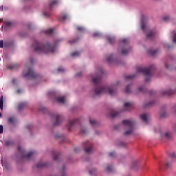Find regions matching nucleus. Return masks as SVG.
Segmentation results:
<instances>
[{"label": "nucleus", "mask_w": 176, "mask_h": 176, "mask_svg": "<svg viewBox=\"0 0 176 176\" xmlns=\"http://www.w3.org/2000/svg\"><path fill=\"white\" fill-rule=\"evenodd\" d=\"M104 74V72L102 67L100 68L99 75L93 79V83L94 85V93L96 96H100L104 93H109L110 96H113L116 94L117 90L116 86L119 85V82L110 88H107L102 84V75Z\"/></svg>", "instance_id": "nucleus-1"}, {"label": "nucleus", "mask_w": 176, "mask_h": 176, "mask_svg": "<svg viewBox=\"0 0 176 176\" xmlns=\"http://www.w3.org/2000/svg\"><path fill=\"white\" fill-rule=\"evenodd\" d=\"M32 47L34 51L38 53H44L47 54L49 53H53L55 52L56 46L52 45L50 43H47L46 45H43L42 43L35 41L32 45Z\"/></svg>", "instance_id": "nucleus-2"}, {"label": "nucleus", "mask_w": 176, "mask_h": 176, "mask_svg": "<svg viewBox=\"0 0 176 176\" xmlns=\"http://www.w3.org/2000/svg\"><path fill=\"white\" fill-rule=\"evenodd\" d=\"M155 65H151L148 68L139 67L138 69H136V72L143 74L145 76H146L145 78V81L149 82L151 80V76H152V71H155Z\"/></svg>", "instance_id": "nucleus-3"}, {"label": "nucleus", "mask_w": 176, "mask_h": 176, "mask_svg": "<svg viewBox=\"0 0 176 176\" xmlns=\"http://www.w3.org/2000/svg\"><path fill=\"white\" fill-rule=\"evenodd\" d=\"M22 75L27 79H35L38 77V75L34 72L33 68L28 65H25V69L23 70Z\"/></svg>", "instance_id": "nucleus-4"}, {"label": "nucleus", "mask_w": 176, "mask_h": 176, "mask_svg": "<svg viewBox=\"0 0 176 176\" xmlns=\"http://www.w3.org/2000/svg\"><path fill=\"white\" fill-rule=\"evenodd\" d=\"M122 123L126 126V128L129 129V131H126L124 134L126 135L132 134L135 130V122L131 120H124Z\"/></svg>", "instance_id": "nucleus-5"}, {"label": "nucleus", "mask_w": 176, "mask_h": 176, "mask_svg": "<svg viewBox=\"0 0 176 176\" xmlns=\"http://www.w3.org/2000/svg\"><path fill=\"white\" fill-rule=\"evenodd\" d=\"M18 151H19V152H21L22 158L30 159L32 156H34L35 155V152H34V151L29 152L26 155L25 151L23 150L22 148V147L20 146H18Z\"/></svg>", "instance_id": "nucleus-6"}, {"label": "nucleus", "mask_w": 176, "mask_h": 176, "mask_svg": "<svg viewBox=\"0 0 176 176\" xmlns=\"http://www.w3.org/2000/svg\"><path fill=\"white\" fill-rule=\"evenodd\" d=\"M84 146L85 151L87 153H90L92 152L93 150V145L89 142L87 141L82 144Z\"/></svg>", "instance_id": "nucleus-7"}, {"label": "nucleus", "mask_w": 176, "mask_h": 176, "mask_svg": "<svg viewBox=\"0 0 176 176\" xmlns=\"http://www.w3.org/2000/svg\"><path fill=\"white\" fill-rule=\"evenodd\" d=\"M77 124L80 125V122L78 119H75L74 120H70L69 124H67L68 130L69 131H72V128L74 127Z\"/></svg>", "instance_id": "nucleus-8"}, {"label": "nucleus", "mask_w": 176, "mask_h": 176, "mask_svg": "<svg viewBox=\"0 0 176 176\" xmlns=\"http://www.w3.org/2000/svg\"><path fill=\"white\" fill-rule=\"evenodd\" d=\"M134 108V104L133 102H125L124 105V111H130Z\"/></svg>", "instance_id": "nucleus-9"}, {"label": "nucleus", "mask_w": 176, "mask_h": 176, "mask_svg": "<svg viewBox=\"0 0 176 176\" xmlns=\"http://www.w3.org/2000/svg\"><path fill=\"white\" fill-rule=\"evenodd\" d=\"M63 117L62 115H56V121L54 122V126H58L63 122Z\"/></svg>", "instance_id": "nucleus-10"}, {"label": "nucleus", "mask_w": 176, "mask_h": 176, "mask_svg": "<svg viewBox=\"0 0 176 176\" xmlns=\"http://www.w3.org/2000/svg\"><path fill=\"white\" fill-rule=\"evenodd\" d=\"M176 93V88L175 91H171V90H166V91H162V95L163 96H169L170 95H173V94Z\"/></svg>", "instance_id": "nucleus-11"}, {"label": "nucleus", "mask_w": 176, "mask_h": 176, "mask_svg": "<svg viewBox=\"0 0 176 176\" xmlns=\"http://www.w3.org/2000/svg\"><path fill=\"white\" fill-rule=\"evenodd\" d=\"M147 21V17L144 15L142 16V30L145 31L146 23Z\"/></svg>", "instance_id": "nucleus-12"}, {"label": "nucleus", "mask_w": 176, "mask_h": 176, "mask_svg": "<svg viewBox=\"0 0 176 176\" xmlns=\"http://www.w3.org/2000/svg\"><path fill=\"white\" fill-rule=\"evenodd\" d=\"M28 107V103L27 102H22L19 103V105L18 106V111H21L25 108Z\"/></svg>", "instance_id": "nucleus-13"}, {"label": "nucleus", "mask_w": 176, "mask_h": 176, "mask_svg": "<svg viewBox=\"0 0 176 176\" xmlns=\"http://www.w3.org/2000/svg\"><path fill=\"white\" fill-rule=\"evenodd\" d=\"M149 115L146 113H143L140 115V119L145 123H148V118Z\"/></svg>", "instance_id": "nucleus-14"}, {"label": "nucleus", "mask_w": 176, "mask_h": 176, "mask_svg": "<svg viewBox=\"0 0 176 176\" xmlns=\"http://www.w3.org/2000/svg\"><path fill=\"white\" fill-rule=\"evenodd\" d=\"M37 168H47V163L46 162H38L36 164Z\"/></svg>", "instance_id": "nucleus-15"}, {"label": "nucleus", "mask_w": 176, "mask_h": 176, "mask_svg": "<svg viewBox=\"0 0 176 176\" xmlns=\"http://www.w3.org/2000/svg\"><path fill=\"white\" fill-rule=\"evenodd\" d=\"M56 101L59 104H65V96L58 97L56 98Z\"/></svg>", "instance_id": "nucleus-16"}, {"label": "nucleus", "mask_w": 176, "mask_h": 176, "mask_svg": "<svg viewBox=\"0 0 176 176\" xmlns=\"http://www.w3.org/2000/svg\"><path fill=\"white\" fill-rule=\"evenodd\" d=\"M148 54L151 56H155L158 54V50H148Z\"/></svg>", "instance_id": "nucleus-17"}, {"label": "nucleus", "mask_w": 176, "mask_h": 176, "mask_svg": "<svg viewBox=\"0 0 176 176\" xmlns=\"http://www.w3.org/2000/svg\"><path fill=\"white\" fill-rule=\"evenodd\" d=\"M131 48L125 50V49H124V47H122V54L123 55H126V54H128L131 52Z\"/></svg>", "instance_id": "nucleus-18"}, {"label": "nucleus", "mask_w": 176, "mask_h": 176, "mask_svg": "<svg viewBox=\"0 0 176 176\" xmlns=\"http://www.w3.org/2000/svg\"><path fill=\"white\" fill-rule=\"evenodd\" d=\"M19 68V65L18 64H13L11 65L8 66V69L13 70V69H17Z\"/></svg>", "instance_id": "nucleus-19"}, {"label": "nucleus", "mask_w": 176, "mask_h": 176, "mask_svg": "<svg viewBox=\"0 0 176 176\" xmlns=\"http://www.w3.org/2000/svg\"><path fill=\"white\" fill-rule=\"evenodd\" d=\"M110 116L111 118H116L119 116V112L115 111H111L110 113Z\"/></svg>", "instance_id": "nucleus-20"}, {"label": "nucleus", "mask_w": 176, "mask_h": 176, "mask_svg": "<svg viewBox=\"0 0 176 176\" xmlns=\"http://www.w3.org/2000/svg\"><path fill=\"white\" fill-rule=\"evenodd\" d=\"M52 155H53L54 160H56V162H58L59 154H56V151H52Z\"/></svg>", "instance_id": "nucleus-21"}, {"label": "nucleus", "mask_w": 176, "mask_h": 176, "mask_svg": "<svg viewBox=\"0 0 176 176\" xmlns=\"http://www.w3.org/2000/svg\"><path fill=\"white\" fill-rule=\"evenodd\" d=\"M107 41L109 42L110 44L113 45L115 42V38L114 37L108 36Z\"/></svg>", "instance_id": "nucleus-22"}, {"label": "nucleus", "mask_w": 176, "mask_h": 176, "mask_svg": "<svg viewBox=\"0 0 176 176\" xmlns=\"http://www.w3.org/2000/svg\"><path fill=\"white\" fill-rule=\"evenodd\" d=\"M80 133H81V134H86L87 133V129L85 126H81V128L80 129Z\"/></svg>", "instance_id": "nucleus-23"}, {"label": "nucleus", "mask_w": 176, "mask_h": 176, "mask_svg": "<svg viewBox=\"0 0 176 176\" xmlns=\"http://www.w3.org/2000/svg\"><path fill=\"white\" fill-rule=\"evenodd\" d=\"M138 160L133 161V162H132L131 167H132L133 169H135L136 167L138 166Z\"/></svg>", "instance_id": "nucleus-24"}, {"label": "nucleus", "mask_w": 176, "mask_h": 176, "mask_svg": "<svg viewBox=\"0 0 176 176\" xmlns=\"http://www.w3.org/2000/svg\"><path fill=\"white\" fill-rule=\"evenodd\" d=\"M155 34V31H150L149 34H147V38H153Z\"/></svg>", "instance_id": "nucleus-25"}, {"label": "nucleus", "mask_w": 176, "mask_h": 176, "mask_svg": "<svg viewBox=\"0 0 176 176\" xmlns=\"http://www.w3.org/2000/svg\"><path fill=\"white\" fill-rule=\"evenodd\" d=\"M129 43V39L124 38L122 40V44H123L124 47H126V45H128Z\"/></svg>", "instance_id": "nucleus-26"}, {"label": "nucleus", "mask_w": 176, "mask_h": 176, "mask_svg": "<svg viewBox=\"0 0 176 176\" xmlns=\"http://www.w3.org/2000/svg\"><path fill=\"white\" fill-rule=\"evenodd\" d=\"M172 166H173V163H172V162H166V164L165 168H166V169H168V168H171Z\"/></svg>", "instance_id": "nucleus-27"}, {"label": "nucleus", "mask_w": 176, "mask_h": 176, "mask_svg": "<svg viewBox=\"0 0 176 176\" xmlns=\"http://www.w3.org/2000/svg\"><path fill=\"white\" fill-rule=\"evenodd\" d=\"M80 53L79 52H75L72 54V56L73 58L78 57L80 56Z\"/></svg>", "instance_id": "nucleus-28"}, {"label": "nucleus", "mask_w": 176, "mask_h": 176, "mask_svg": "<svg viewBox=\"0 0 176 176\" xmlns=\"http://www.w3.org/2000/svg\"><path fill=\"white\" fill-rule=\"evenodd\" d=\"M89 122L91 126H96L98 124V122L96 120L89 119Z\"/></svg>", "instance_id": "nucleus-29"}, {"label": "nucleus", "mask_w": 176, "mask_h": 176, "mask_svg": "<svg viewBox=\"0 0 176 176\" xmlns=\"http://www.w3.org/2000/svg\"><path fill=\"white\" fill-rule=\"evenodd\" d=\"M67 19H68V16L67 14H65L63 17H60L58 19L60 21L64 22Z\"/></svg>", "instance_id": "nucleus-30"}, {"label": "nucleus", "mask_w": 176, "mask_h": 176, "mask_svg": "<svg viewBox=\"0 0 176 176\" xmlns=\"http://www.w3.org/2000/svg\"><path fill=\"white\" fill-rule=\"evenodd\" d=\"M45 33L46 34H50L52 35L53 34V30L52 29H48L47 30L45 31Z\"/></svg>", "instance_id": "nucleus-31"}, {"label": "nucleus", "mask_w": 176, "mask_h": 176, "mask_svg": "<svg viewBox=\"0 0 176 176\" xmlns=\"http://www.w3.org/2000/svg\"><path fill=\"white\" fill-rule=\"evenodd\" d=\"M106 170H107V172L111 173L113 171L112 166L108 165Z\"/></svg>", "instance_id": "nucleus-32"}, {"label": "nucleus", "mask_w": 176, "mask_h": 176, "mask_svg": "<svg viewBox=\"0 0 176 176\" xmlns=\"http://www.w3.org/2000/svg\"><path fill=\"white\" fill-rule=\"evenodd\" d=\"M57 3H58V1H57L56 0L53 1L50 4V10H52V8L53 6L57 5Z\"/></svg>", "instance_id": "nucleus-33"}, {"label": "nucleus", "mask_w": 176, "mask_h": 176, "mask_svg": "<svg viewBox=\"0 0 176 176\" xmlns=\"http://www.w3.org/2000/svg\"><path fill=\"white\" fill-rule=\"evenodd\" d=\"M135 77V75H132V76H126L125 78L126 80H131Z\"/></svg>", "instance_id": "nucleus-34"}, {"label": "nucleus", "mask_w": 176, "mask_h": 176, "mask_svg": "<svg viewBox=\"0 0 176 176\" xmlns=\"http://www.w3.org/2000/svg\"><path fill=\"white\" fill-rule=\"evenodd\" d=\"M5 144L8 146H12L14 144L13 142L12 141H6L5 142Z\"/></svg>", "instance_id": "nucleus-35"}, {"label": "nucleus", "mask_w": 176, "mask_h": 176, "mask_svg": "<svg viewBox=\"0 0 176 176\" xmlns=\"http://www.w3.org/2000/svg\"><path fill=\"white\" fill-rule=\"evenodd\" d=\"M113 61V55H110L108 58H107V62L109 63H112Z\"/></svg>", "instance_id": "nucleus-36"}, {"label": "nucleus", "mask_w": 176, "mask_h": 176, "mask_svg": "<svg viewBox=\"0 0 176 176\" xmlns=\"http://www.w3.org/2000/svg\"><path fill=\"white\" fill-rule=\"evenodd\" d=\"M3 45H4V47H6V43L4 42V43H3V40H1L0 41V48H3Z\"/></svg>", "instance_id": "nucleus-37"}, {"label": "nucleus", "mask_w": 176, "mask_h": 176, "mask_svg": "<svg viewBox=\"0 0 176 176\" xmlns=\"http://www.w3.org/2000/svg\"><path fill=\"white\" fill-rule=\"evenodd\" d=\"M38 111L43 112V113H46V108L42 107L38 109Z\"/></svg>", "instance_id": "nucleus-38"}, {"label": "nucleus", "mask_w": 176, "mask_h": 176, "mask_svg": "<svg viewBox=\"0 0 176 176\" xmlns=\"http://www.w3.org/2000/svg\"><path fill=\"white\" fill-rule=\"evenodd\" d=\"M164 135H165V137H166V138H171V133H170V132H166V133H164Z\"/></svg>", "instance_id": "nucleus-39"}, {"label": "nucleus", "mask_w": 176, "mask_h": 176, "mask_svg": "<svg viewBox=\"0 0 176 176\" xmlns=\"http://www.w3.org/2000/svg\"><path fill=\"white\" fill-rule=\"evenodd\" d=\"M126 93L129 94L131 92V85H128L126 87V90H125Z\"/></svg>", "instance_id": "nucleus-40"}, {"label": "nucleus", "mask_w": 176, "mask_h": 176, "mask_svg": "<svg viewBox=\"0 0 176 176\" xmlns=\"http://www.w3.org/2000/svg\"><path fill=\"white\" fill-rule=\"evenodd\" d=\"M14 121V118L10 117V118H8V122L10 123V124L13 123Z\"/></svg>", "instance_id": "nucleus-41"}, {"label": "nucleus", "mask_w": 176, "mask_h": 176, "mask_svg": "<svg viewBox=\"0 0 176 176\" xmlns=\"http://www.w3.org/2000/svg\"><path fill=\"white\" fill-rule=\"evenodd\" d=\"M0 109L3 110V96L0 99Z\"/></svg>", "instance_id": "nucleus-42"}, {"label": "nucleus", "mask_w": 176, "mask_h": 176, "mask_svg": "<svg viewBox=\"0 0 176 176\" xmlns=\"http://www.w3.org/2000/svg\"><path fill=\"white\" fill-rule=\"evenodd\" d=\"M94 36H98V38H100V36H102L100 32H96L94 34H93Z\"/></svg>", "instance_id": "nucleus-43"}, {"label": "nucleus", "mask_w": 176, "mask_h": 176, "mask_svg": "<svg viewBox=\"0 0 176 176\" xmlns=\"http://www.w3.org/2000/svg\"><path fill=\"white\" fill-rule=\"evenodd\" d=\"M139 91L144 93L146 92V89L143 87H139Z\"/></svg>", "instance_id": "nucleus-44"}, {"label": "nucleus", "mask_w": 176, "mask_h": 176, "mask_svg": "<svg viewBox=\"0 0 176 176\" xmlns=\"http://www.w3.org/2000/svg\"><path fill=\"white\" fill-rule=\"evenodd\" d=\"M173 42L176 44V33H173Z\"/></svg>", "instance_id": "nucleus-45"}, {"label": "nucleus", "mask_w": 176, "mask_h": 176, "mask_svg": "<svg viewBox=\"0 0 176 176\" xmlns=\"http://www.w3.org/2000/svg\"><path fill=\"white\" fill-rule=\"evenodd\" d=\"M161 117L162 118H166L167 117V113L166 111H164L162 114H161Z\"/></svg>", "instance_id": "nucleus-46"}, {"label": "nucleus", "mask_w": 176, "mask_h": 176, "mask_svg": "<svg viewBox=\"0 0 176 176\" xmlns=\"http://www.w3.org/2000/svg\"><path fill=\"white\" fill-rule=\"evenodd\" d=\"M27 128L28 130H32L34 128V126L32 124H29L27 126Z\"/></svg>", "instance_id": "nucleus-47"}, {"label": "nucleus", "mask_w": 176, "mask_h": 176, "mask_svg": "<svg viewBox=\"0 0 176 176\" xmlns=\"http://www.w3.org/2000/svg\"><path fill=\"white\" fill-rule=\"evenodd\" d=\"M65 70H64V69H63V67H58V72H63Z\"/></svg>", "instance_id": "nucleus-48"}, {"label": "nucleus", "mask_w": 176, "mask_h": 176, "mask_svg": "<svg viewBox=\"0 0 176 176\" xmlns=\"http://www.w3.org/2000/svg\"><path fill=\"white\" fill-rule=\"evenodd\" d=\"M109 156L111 157H113L116 156V153L114 152H111L109 153Z\"/></svg>", "instance_id": "nucleus-49"}, {"label": "nucleus", "mask_w": 176, "mask_h": 176, "mask_svg": "<svg viewBox=\"0 0 176 176\" xmlns=\"http://www.w3.org/2000/svg\"><path fill=\"white\" fill-rule=\"evenodd\" d=\"M163 20L167 22L168 20H170V16L164 17Z\"/></svg>", "instance_id": "nucleus-50"}, {"label": "nucleus", "mask_w": 176, "mask_h": 176, "mask_svg": "<svg viewBox=\"0 0 176 176\" xmlns=\"http://www.w3.org/2000/svg\"><path fill=\"white\" fill-rule=\"evenodd\" d=\"M165 47H166L168 49H171V48H173V46H171V45H170L168 44H166V45H165Z\"/></svg>", "instance_id": "nucleus-51"}, {"label": "nucleus", "mask_w": 176, "mask_h": 176, "mask_svg": "<svg viewBox=\"0 0 176 176\" xmlns=\"http://www.w3.org/2000/svg\"><path fill=\"white\" fill-rule=\"evenodd\" d=\"M77 30H78L79 31H83L85 28L83 27H78L77 28Z\"/></svg>", "instance_id": "nucleus-52"}, {"label": "nucleus", "mask_w": 176, "mask_h": 176, "mask_svg": "<svg viewBox=\"0 0 176 176\" xmlns=\"http://www.w3.org/2000/svg\"><path fill=\"white\" fill-rule=\"evenodd\" d=\"M3 133V125H0V134Z\"/></svg>", "instance_id": "nucleus-53"}, {"label": "nucleus", "mask_w": 176, "mask_h": 176, "mask_svg": "<svg viewBox=\"0 0 176 176\" xmlns=\"http://www.w3.org/2000/svg\"><path fill=\"white\" fill-rule=\"evenodd\" d=\"M170 157H171L172 158H176V156H175V153H171Z\"/></svg>", "instance_id": "nucleus-54"}, {"label": "nucleus", "mask_w": 176, "mask_h": 176, "mask_svg": "<svg viewBox=\"0 0 176 176\" xmlns=\"http://www.w3.org/2000/svg\"><path fill=\"white\" fill-rule=\"evenodd\" d=\"M16 82H17V80H16V79L14 78V79L12 80V83H13L14 85H16Z\"/></svg>", "instance_id": "nucleus-55"}, {"label": "nucleus", "mask_w": 176, "mask_h": 176, "mask_svg": "<svg viewBox=\"0 0 176 176\" xmlns=\"http://www.w3.org/2000/svg\"><path fill=\"white\" fill-rule=\"evenodd\" d=\"M6 24L8 26H10V25H12V22L8 21V22H6Z\"/></svg>", "instance_id": "nucleus-56"}, {"label": "nucleus", "mask_w": 176, "mask_h": 176, "mask_svg": "<svg viewBox=\"0 0 176 176\" xmlns=\"http://www.w3.org/2000/svg\"><path fill=\"white\" fill-rule=\"evenodd\" d=\"M43 14H44V16H50V13L44 12Z\"/></svg>", "instance_id": "nucleus-57"}, {"label": "nucleus", "mask_w": 176, "mask_h": 176, "mask_svg": "<svg viewBox=\"0 0 176 176\" xmlns=\"http://www.w3.org/2000/svg\"><path fill=\"white\" fill-rule=\"evenodd\" d=\"M165 67L167 69H171L170 67L168 65L167 63H166Z\"/></svg>", "instance_id": "nucleus-58"}, {"label": "nucleus", "mask_w": 176, "mask_h": 176, "mask_svg": "<svg viewBox=\"0 0 176 176\" xmlns=\"http://www.w3.org/2000/svg\"><path fill=\"white\" fill-rule=\"evenodd\" d=\"M76 42V39H74L73 41H69V43L74 44Z\"/></svg>", "instance_id": "nucleus-59"}, {"label": "nucleus", "mask_w": 176, "mask_h": 176, "mask_svg": "<svg viewBox=\"0 0 176 176\" xmlns=\"http://www.w3.org/2000/svg\"><path fill=\"white\" fill-rule=\"evenodd\" d=\"M151 105H153V102H150L149 103H148L146 107H149Z\"/></svg>", "instance_id": "nucleus-60"}, {"label": "nucleus", "mask_w": 176, "mask_h": 176, "mask_svg": "<svg viewBox=\"0 0 176 176\" xmlns=\"http://www.w3.org/2000/svg\"><path fill=\"white\" fill-rule=\"evenodd\" d=\"M34 59H30V63L34 64Z\"/></svg>", "instance_id": "nucleus-61"}, {"label": "nucleus", "mask_w": 176, "mask_h": 176, "mask_svg": "<svg viewBox=\"0 0 176 176\" xmlns=\"http://www.w3.org/2000/svg\"><path fill=\"white\" fill-rule=\"evenodd\" d=\"M120 145H121L122 146H126V144L124 143V142H122Z\"/></svg>", "instance_id": "nucleus-62"}, {"label": "nucleus", "mask_w": 176, "mask_h": 176, "mask_svg": "<svg viewBox=\"0 0 176 176\" xmlns=\"http://www.w3.org/2000/svg\"><path fill=\"white\" fill-rule=\"evenodd\" d=\"M74 151H75L76 152H78V151H80V148H75Z\"/></svg>", "instance_id": "nucleus-63"}, {"label": "nucleus", "mask_w": 176, "mask_h": 176, "mask_svg": "<svg viewBox=\"0 0 176 176\" xmlns=\"http://www.w3.org/2000/svg\"><path fill=\"white\" fill-rule=\"evenodd\" d=\"M153 91H149V94H150L151 95H152V94H153Z\"/></svg>", "instance_id": "nucleus-64"}]
</instances>
